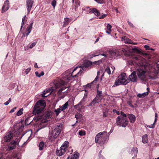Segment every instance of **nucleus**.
I'll return each instance as SVG.
<instances>
[{"label": "nucleus", "mask_w": 159, "mask_h": 159, "mask_svg": "<svg viewBox=\"0 0 159 159\" xmlns=\"http://www.w3.org/2000/svg\"><path fill=\"white\" fill-rule=\"evenodd\" d=\"M92 64V62L89 61H84V63L82 65L79 67L78 69V71L80 72L86 70V69L90 67Z\"/></svg>", "instance_id": "obj_9"}, {"label": "nucleus", "mask_w": 159, "mask_h": 159, "mask_svg": "<svg viewBox=\"0 0 159 159\" xmlns=\"http://www.w3.org/2000/svg\"><path fill=\"white\" fill-rule=\"evenodd\" d=\"M78 68V67H76L72 71L71 70L69 69L63 73L62 77L65 80V81L61 79H58L54 80L53 82L50 83V95L52 93H54L58 88L64 85L65 83H67L68 81L72 80L74 78L80 75L81 73H80V71H78L76 72H75Z\"/></svg>", "instance_id": "obj_1"}, {"label": "nucleus", "mask_w": 159, "mask_h": 159, "mask_svg": "<svg viewBox=\"0 0 159 159\" xmlns=\"http://www.w3.org/2000/svg\"><path fill=\"white\" fill-rule=\"evenodd\" d=\"M100 4H102L104 3L103 0H94Z\"/></svg>", "instance_id": "obj_47"}, {"label": "nucleus", "mask_w": 159, "mask_h": 159, "mask_svg": "<svg viewBox=\"0 0 159 159\" xmlns=\"http://www.w3.org/2000/svg\"><path fill=\"white\" fill-rule=\"evenodd\" d=\"M154 123L153 124L151 125L150 126H149V128H153L154 127Z\"/></svg>", "instance_id": "obj_58"}, {"label": "nucleus", "mask_w": 159, "mask_h": 159, "mask_svg": "<svg viewBox=\"0 0 159 159\" xmlns=\"http://www.w3.org/2000/svg\"><path fill=\"white\" fill-rule=\"evenodd\" d=\"M121 40L122 41H124L125 43L131 44L132 43V41L126 37H122L121 38Z\"/></svg>", "instance_id": "obj_21"}, {"label": "nucleus", "mask_w": 159, "mask_h": 159, "mask_svg": "<svg viewBox=\"0 0 159 159\" xmlns=\"http://www.w3.org/2000/svg\"><path fill=\"white\" fill-rule=\"evenodd\" d=\"M71 21V19L68 18H64L63 21V26L65 27Z\"/></svg>", "instance_id": "obj_22"}, {"label": "nucleus", "mask_w": 159, "mask_h": 159, "mask_svg": "<svg viewBox=\"0 0 159 159\" xmlns=\"http://www.w3.org/2000/svg\"><path fill=\"white\" fill-rule=\"evenodd\" d=\"M50 89L49 88L48 90H44L43 93L42 94L43 97H46L50 95Z\"/></svg>", "instance_id": "obj_24"}, {"label": "nucleus", "mask_w": 159, "mask_h": 159, "mask_svg": "<svg viewBox=\"0 0 159 159\" xmlns=\"http://www.w3.org/2000/svg\"><path fill=\"white\" fill-rule=\"evenodd\" d=\"M128 117L129 119V122L131 123H134L136 119L135 116L132 114H129L128 115Z\"/></svg>", "instance_id": "obj_19"}, {"label": "nucleus", "mask_w": 159, "mask_h": 159, "mask_svg": "<svg viewBox=\"0 0 159 159\" xmlns=\"http://www.w3.org/2000/svg\"><path fill=\"white\" fill-rule=\"evenodd\" d=\"M69 142L67 141H65L61 145L59 149H57L56 152L57 156H61L64 155L67 150L69 145Z\"/></svg>", "instance_id": "obj_5"}, {"label": "nucleus", "mask_w": 159, "mask_h": 159, "mask_svg": "<svg viewBox=\"0 0 159 159\" xmlns=\"http://www.w3.org/2000/svg\"><path fill=\"white\" fill-rule=\"evenodd\" d=\"M23 109L22 108H21L17 112L16 115L17 116H19L23 114Z\"/></svg>", "instance_id": "obj_41"}, {"label": "nucleus", "mask_w": 159, "mask_h": 159, "mask_svg": "<svg viewBox=\"0 0 159 159\" xmlns=\"http://www.w3.org/2000/svg\"><path fill=\"white\" fill-rule=\"evenodd\" d=\"M62 111L61 110V109L60 107L57 109H55L54 110V112L56 113V116H57L59 114L61 111Z\"/></svg>", "instance_id": "obj_34"}, {"label": "nucleus", "mask_w": 159, "mask_h": 159, "mask_svg": "<svg viewBox=\"0 0 159 159\" xmlns=\"http://www.w3.org/2000/svg\"><path fill=\"white\" fill-rule=\"evenodd\" d=\"M99 102L95 98L90 103L88 106H93L95 104L99 103Z\"/></svg>", "instance_id": "obj_27"}, {"label": "nucleus", "mask_w": 159, "mask_h": 159, "mask_svg": "<svg viewBox=\"0 0 159 159\" xmlns=\"http://www.w3.org/2000/svg\"><path fill=\"white\" fill-rule=\"evenodd\" d=\"M113 112H114L115 111H116V113L118 115H119L120 114V112L119 111H117L116 110H113Z\"/></svg>", "instance_id": "obj_57"}, {"label": "nucleus", "mask_w": 159, "mask_h": 159, "mask_svg": "<svg viewBox=\"0 0 159 159\" xmlns=\"http://www.w3.org/2000/svg\"><path fill=\"white\" fill-rule=\"evenodd\" d=\"M33 23V22L31 23L30 24L29 26L27 27V30L28 31V32H27L26 34H25V33H23V35L22 36V37H24L25 36H27L30 33L32 28Z\"/></svg>", "instance_id": "obj_18"}, {"label": "nucleus", "mask_w": 159, "mask_h": 159, "mask_svg": "<svg viewBox=\"0 0 159 159\" xmlns=\"http://www.w3.org/2000/svg\"><path fill=\"white\" fill-rule=\"evenodd\" d=\"M132 51L133 52L137 53H140L141 52V51L137 48H132Z\"/></svg>", "instance_id": "obj_33"}, {"label": "nucleus", "mask_w": 159, "mask_h": 159, "mask_svg": "<svg viewBox=\"0 0 159 159\" xmlns=\"http://www.w3.org/2000/svg\"><path fill=\"white\" fill-rule=\"evenodd\" d=\"M11 98H9L8 101H7V102H5L4 103V104L5 105H8L9 103L11 102Z\"/></svg>", "instance_id": "obj_46"}, {"label": "nucleus", "mask_w": 159, "mask_h": 159, "mask_svg": "<svg viewBox=\"0 0 159 159\" xmlns=\"http://www.w3.org/2000/svg\"><path fill=\"white\" fill-rule=\"evenodd\" d=\"M62 125L61 123H58L55 125V128L52 130L50 137L55 139L60 134L62 129Z\"/></svg>", "instance_id": "obj_7"}, {"label": "nucleus", "mask_w": 159, "mask_h": 159, "mask_svg": "<svg viewBox=\"0 0 159 159\" xmlns=\"http://www.w3.org/2000/svg\"><path fill=\"white\" fill-rule=\"evenodd\" d=\"M33 2L32 0H28L26 1V5L28 13L30 11L32 7Z\"/></svg>", "instance_id": "obj_15"}, {"label": "nucleus", "mask_w": 159, "mask_h": 159, "mask_svg": "<svg viewBox=\"0 0 159 159\" xmlns=\"http://www.w3.org/2000/svg\"><path fill=\"white\" fill-rule=\"evenodd\" d=\"M157 117H158V116H157V113H156L155 114V118H157Z\"/></svg>", "instance_id": "obj_64"}, {"label": "nucleus", "mask_w": 159, "mask_h": 159, "mask_svg": "<svg viewBox=\"0 0 159 159\" xmlns=\"http://www.w3.org/2000/svg\"><path fill=\"white\" fill-rule=\"evenodd\" d=\"M76 5L75 6V10L78 8V7L80 6V2L78 0H76L75 1Z\"/></svg>", "instance_id": "obj_38"}, {"label": "nucleus", "mask_w": 159, "mask_h": 159, "mask_svg": "<svg viewBox=\"0 0 159 159\" xmlns=\"http://www.w3.org/2000/svg\"><path fill=\"white\" fill-rule=\"evenodd\" d=\"M68 101L66 102L64 104H63L62 106L60 107V108L62 111H64L68 107Z\"/></svg>", "instance_id": "obj_29"}, {"label": "nucleus", "mask_w": 159, "mask_h": 159, "mask_svg": "<svg viewBox=\"0 0 159 159\" xmlns=\"http://www.w3.org/2000/svg\"><path fill=\"white\" fill-rule=\"evenodd\" d=\"M128 105H129V107H131L132 108L134 107V106L132 105L131 104V103L130 102H128Z\"/></svg>", "instance_id": "obj_55"}, {"label": "nucleus", "mask_w": 159, "mask_h": 159, "mask_svg": "<svg viewBox=\"0 0 159 159\" xmlns=\"http://www.w3.org/2000/svg\"><path fill=\"white\" fill-rule=\"evenodd\" d=\"M15 147V146L13 144L11 146H10L9 145L8 147V150L9 151L12 150L14 149Z\"/></svg>", "instance_id": "obj_44"}, {"label": "nucleus", "mask_w": 159, "mask_h": 159, "mask_svg": "<svg viewBox=\"0 0 159 159\" xmlns=\"http://www.w3.org/2000/svg\"><path fill=\"white\" fill-rule=\"evenodd\" d=\"M127 118H124L121 116H118L116 119V125L119 126L125 127L128 125Z\"/></svg>", "instance_id": "obj_8"}, {"label": "nucleus", "mask_w": 159, "mask_h": 159, "mask_svg": "<svg viewBox=\"0 0 159 159\" xmlns=\"http://www.w3.org/2000/svg\"><path fill=\"white\" fill-rule=\"evenodd\" d=\"M68 101L66 102L64 104H63L62 106L60 107V108L62 111H64L68 107Z\"/></svg>", "instance_id": "obj_28"}, {"label": "nucleus", "mask_w": 159, "mask_h": 159, "mask_svg": "<svg viewBox=\"0 0 159 159\" xmlns=\"http://www.w3.org/2000/svg\"><path fill=\"white\" fill-rule=\"evenodd\" d=\"M26 16L25 15L24 16L22 19V21L21 23V28L20 29V32L21 31V30L22 29V28L23 26L24 25V24L26 23V22L27 21V20L25 19V18L26 17Z\"/></svg>", "instance_id": "obj_30"}, {"label": "nucleus", "mask_w": 159, "mask_h": 159, "mask_svg": "<svg viewBox=\"0 0 159 159\" xmlns=\"http://www.w3.org/2000/svg\"><path fill=\"white\" fill-rule=\"evenodd\" d=\"M83 10H85L88 12L93 13L97 16H98L100 14V12L96 9L94 8L91 9L89 7H85L84 9L83 8Z\"/></svg>", "instance_id": "obj_11"}, {"label": "nucleus", "mask_w": 159, "mask_h": 159, "mask_svg": "<svg viewBox=\"0 0 159 159\" xmlns=\"http://www.w3.org/2000/svg\"><path fill=\"white\" fill-rule=\"evenodd\" d=\"M35 74L37 77H39V73L38 71H36L35 72Z\"/></svg>", "instance_id": "obj_60"}, {"label": "nucleus", "mask_w": 159, "mask_h": 159, "mask_svg": "<svg viewBox=\"0 0 159 159\" xmlns=\"http://www.w3.org/2000/svg\"><path fill=\"white\" fill-rule=\"evenodd\" d=\"M33 23V22L31 23L30 24L29 26L27 27V30L28 31V32H27L26 34H25V33H23V35L22 36V37H24L25 36H27L30 33L32 28Z\"/></svg>", "instance_id": "obj_17"}, {"label": "nucleus", "mask_w": 159, "mask_h": 159, "mask_svg": "<svg viewBox=\"0 0 159 159\" xmlns=\"http://www.w3.org/2000/svg\"><path fill=\"white\" fill-rule=\"evenodd\" d=\"M101 61H102L101 60H100L98 61H95V63H99V62H101Z\"/></svg>", "instance_id": "obj_63"}, {"label": "nucleus", "mask_w": 159, "mask_h": 159, "mask_svg": "<svg viewBox=\"0 0 159 159\" xmlns=\"http://www.w3.org/2000/svg\"><path fill=\"white\" fill-rule=\"evenodd\" d=\"M148 94V92H144L142 93H139L137 95V96L139 98H143Z\"/></svg>", "instance_id": "obj_32"}, {"label": "nucleus", "mask_w": 159, "mask_h": 159, "mask_svg": "<svg viewBox=\"0 0 159 159\" xmlns=\"http://www.w3.org/2000/svg\"><path fill=\"white\" fill-rule=\"evenodd\" d=\"M13 138V133L10 131L7 133L6 135L4 137L5 141L6 142H9Z\"/></svg>", "instance_id": "obj_13"}, {"label": "nucleus", "mask_w": 159, "mask_h": 159, "mask_svg": "<svg viewBox=\"0 0 159 159\" xmlns=\"http://www.w3.org/2000/svg\"><path fill=\"white\" fill-rule=\"evenodd\" d=\"M34 67L35 68H38V65H37V63H35V64L34 65Z\"/></svg>", "instance_id": "obj_61"}, {"label": "nucleus", "mask_w": 159, "mask_h": 159, "mask_svg": "<svg viewBox=\"0 0 159 159\" xmlns=\"http://www.w3.org/2000/svg\"><path fill=\"white\" fill-rule=\"evenodd\" d=\"M9 8V3L8 0L4 2L2 9V13H3L7 11Z\"/></svg>", "instance_id": "obj_12"}, {"label": "nucleus", "mask_w": 159, "mask_h": 159, "mask_svg": "<svg viewBox=\"0 0 159 159\" xmlns=\"http://www.w3.org/2000/svg\"><path fill=\"white\" fill-rule=\"evenodd\" d=\"M142 142L144 143H148V135L145 134L142 137Z\"/></svg>", "instance_id": "obj_25"}, {"label": "nucleus", "mask_w": 159, "mask_h": 159, "mask_svg": "<svg viewBox=\"0 0 159 159\" xmlns=\"http://www.w3.org/2000/svg\"><path fill=\"white\" fill-rule=\"evenodd\" d=\"M118 116H121L124 118H127L126 115L124 113V112L122 111L120 112V115Z\"/></svg>", "instance_id": "obj_39"}, {"label": "nucleus", "mask_w": 159, "mask_h": 159, "mask_svg": "<svg viewBox=\"0 0 159 159\" xmlns=\"http://www.w3.org/2000/svg\"><path fill=\"white\" fill-rule=\"evenodd\" d=\"M44 75V72L43 71H41L40 74H39V77L43 75Z\"/></svg>", "instance_id": "obj_54"}, {"label": "nucleus", "mask_w": 159, "mask_h": 159, "mask_svg": "<svg viewBox=\"0 0 159 159\" xmlns=\"http://www.w3.org/2000/svg\"><path fill=\"white\" fill-rule=\"evenodd\" d=\"M36 44V43H32L30 46V48H32L34 47L35 46Z\"/></svg>", "instance_id": "obj_48"}, {"label": "nucleus", "mask_w": 159, "mask_h": 159, "mask_svg": "<svg viewBox=\"0 0 159 159\" xmlns=\"http://www.w3.org/2000/svg\"><path fill=\"white\" fill-rule=\"evenodd\" d=\"M56 4L57 1L56 0H53L51 2V5L53 6L54 9L55 8Z\"/></svg>", "instance_id": "obj_42"}, {"label": "nucleus", "mask_w": 159, "mask_h": 159, "mask_svg": "<svg viewBox=\"0 0 159 159\" xmlns=\"http://www.w3.org/2000/svg\"><path fill=\"white\" fill-rule=\"evenodd\" d=\"M111 68L112 69V73H113L114 70H115V67L113 66H111Z\"/></svg>", "instance_id": "obj_59"}, {"label": "nucleus", "mask_w": 159, "mask_h": 159, "mask_svg": "<svg viewBox=\"0 0 159 159\" xmlns=\"http://www.w3.org/2000/svg\"><path fill=\"white\" fill-rule=\"evenodd\" d=\"M98 102H100L103 98L102 96H100L97 95L95 98Z\"/></svg>", "instance_id": "obj_36"}, {"label": "nucleus", "mask_w": 159, "mask_h": 159, "mask_svg": "<svg viewBox=\"0 0 159 159\" xmlns=\"http://www.w3.org/2000/svg\"><path fill=\"white\" fill-rule=\"evenodd\" d=\"M131 151L133 152L134 154H136L138 153L137 148H133L131 150Z\"/></svg>", "instance_id": "obj_43"}, {"label": "nucleus", "mask_w": 159, "mask_h": 159, "mask_svg": "<svg viewBox=\"0 0 159 159\" xmlns=\"http://www.w3.org/2000/svg\"><path fill=\"white\" fill-rule=\"evenodd\" d=\"M98 79V76H97L95 78L94 80L91 83V84H92L93 83H94L95 82H96L97 81Z\"/></svg>", "instance_id": "obj_52"}, {"label": "nucleus", "mask_w": 159, "mask_h": 159, "mask_svg": "<svg viewBox=\"0 0 159 159\" xmlns=\"http://www.w3.org/2000/svg\"><path fill=\"white\" fill-rule=\"evenodd\" d=\"M49 117L50 112L48 111L46 112L42 116L38 115L34 117V121L36 122L42 119L41 120L42 123H45L48 121Z\"/></svg>", "instance_id": "obj_6"}, {"label": "nucleus", "mask_w": 159, "mask_h": 159, "mask_svg": "<svg viewBox=\"0 0 159 159\" xmlns=\"http://www.w3.org/2000/svg\"><path fill=\"white\" fill-rule=\"evenodd\" d=\"M107 16V15L106 14H104L102 15L101 16L99 17V18L100 19H103V18H104L105 17Z\"/></svg>", "instance_id": "obj_51"}, {"label": "nucleus", "mask_w": 159, "mask_h": 159, "mask_svg": "<svg viewBox=\"0 0 159 159\" xmlns=\"http://www.w3.org/2000/svg\"><path fill=\"white\" fill-rule=\"evenodd\" d=\"M129 78L130 81L134 82H136L137 79L136 75V72L135 71L132 72L129 75Z\"/></svg>", "instance_id": "obj_16"}, {"label": "nucleus", "mask_w": 159, "mask_h": 159, "mask_svg": "<svg viewBox=\"0 0 159 159\" xmlns=\"http://www.w3.org/2000/svg\"><path fill=\"white\" fill-rule=\"evenodd\" d=\"M79 153H75L71 156L68 157L67 159H78L79 157Z\"/></svg>", "instance_id": "obj_20"}, {"label": "nucleus", "mask_w": 159, "mask_h": 159, "mask_svg": "<svg viewBox=\"0 0 159 159\" xmlns=\"http://www.w3.org/2000/svg\"><path fill=\"white\" fill-rule=\"evenodd\" d=\"M97 95H99L100 96H102V91H100L99 90H97Z\"/></svg>", "instance_id": "obj_50"}, {"label": "nucleus", "mask_w": 159, "mask_h": 159, "mask_svg": "<svg viewBox=\"0 0 159 159\" xmlns=\"http://www.w3.org/2000/svg\"><path fill=\"white\" fill-rule=\"evenodd\" d=\"M102 151L101 150L100 151L99 154V159H104V157H103L101 155V153H102Z\"/></svg>", "instance_id": "obj_45"}, {"label": "nucleus", "mask_w": 159, "mask_h": 159, "mask_svg": "<svg viewBox=\"0 0 159 159\" xmlns=\"http://www.w3.org/2000/svg\"><path fill=\"white\" fill-rule=\"evenodd\" d=\"M87 95H85V94H84V96L83 99H82L81 101L77 104L75 105L74 106V107L75 108H78V106L79 105L81 106L82 107L84 105H85L86 102V98H87Z\"/></svg>", "instance_id": "obj_14"}, {"label": "nucleus", "mask_w": 159, "mask_h": 159, "mask_svg": "<svg viewBox=\"0 0 159 159\" xmlns=\"http://www.w3.org/2000/svg\"><path fill=\"white\" fill-rule=\"evenodd\" d=\"M133 58L135 62L141 66L136 70V73L138 78L142 81L145 80V73L146 71L145 70L144 67L143 66L144 59L139 55H137Z\"/></svg>", "instance_id": "obj_2"}, {"label": "nucleus", "mask_w": 159, "mask_h": 159, "mask_svg": "<svg viewBox=\"0 0 159 159\" xmlns=\"http://www.w3.org/2000/svg\"><path fill=\"white\" fill-rule=\"evenodd\" d=\"M15 111L14 110V109H13V108H12V109H11V111H10V113H12V112H14V111Z\"/></svg>", "instance_id": "obj_62"}, {"label": "nucleus", "mask_w": 159, "mask_h": 159, "mask_svg": "<svg viewBox=\"0 0 159 159\" xmlns=\"http://www.w3.org/2000/svg\"><path fill=\"white\" fill-rule=\"evenodd\" d=\"M44 146V143L42 141L40 142L39 145V150H43Z\"/></svg>", "instance_id": "obj_37"}, {"label": "nucleus", "mask_w": 159, "mask_h": 159, "mask_svg": "<svg viewBox=\"0 0 159 159\" xmlns=\"http://www.w3.org/2000/svg\"><path fill=\"white\" fill-rule=\"evenodd\" d=\"M144 47L146 50H148L149 49V46L148 45H145Z\"/></svg>", "instance_id": "obj_53"}, {"label": "nucleus", "mask_w": 159, "mask_h": 159, "mask_svg": "<svg viewBox=\"0 0 159 159\" xmlns=\"http://www.w3.org/2000/svg\"><path fill=\"white\" fill-rule=\"evenodd\" d=\"M45 106L46 103L44 100H39L34 106L32 113L34 115H38L43 111Z\"/></svg>", "instance_id": "obj_3"}, {"label": "nucleus", "mask_w": 159, "mask_h": 159, "mask_svg": "<svg viewBox=\"0 0 159 159\" xmlns=\"http://www.w3.org/2000/svg\"><path fill=\"white\" fill-rule=\"evenodd\" d=\"M31 70V68H29L27 69L25 71V72L26 73V74L27 75L28 74V73Z\"/></svg>", "instance_id": "obj_49"}, {"label": "nucleus", "mask_w": 159, "mask_h": 159, "mask_svg": "<svg viewBox=\"0 0 159 159\" xmlns=\"http://www.w3.org/2000/svg\"><path fill=\"white\" fill-rule=\"evenodd\" d=\"M105 72L107 73L109 75L111 74V69L109 66H107L105 70Z\"/></svg>", "instance_id": "obj_35"}, {"label": "nucleus", "mask_w": 159, "mask_h": 159, "mask_svg": "<svg viewBox=\"0 0 159 159\" xmlns=\"http://www.w3.org/2000/svg\"><path fill=\"white\" fill-rule=\"evenodd\" d=\"M107 133V132L106 131H104L102 132H100L96 135L95 138V142L97 143L98 142L100 144L102 142L103 143L102 140L105 137V136L104 135L106 134Z\"/></svg>", "instance_id": "obj_10"}, {"label": "nucleus", "mask_w": 159, "mask_h": 159, "mask_svg": "<svg viewBox=\"0 0 159 159\" xmlns=\"http://www.w3.org/2000/svg\"><path fill=\"white\" fill-rule=\"evenodd\" d=\"M110 57L112 58H116L119 56V53L117 52L111 51L110 52Z\"/></svg>", "instance_id": "obj_23"}, {"label": "nucleus", "mask_w": 159, "mask_h": 159, "mask_svg": "<svg viewBox=\"0 0 159 159\" xmlns=\"http://www.w3.org/2000/svg\"><path fill=\"white\" fill-rule=\"evenodd\" d=\"M112 27L111 25L109 24H107V30L106 31V32L109 34H111V28Z\"/></svg>", "instance_id": "obj_26"}, {"label": "nucleus", "mask_w": 159, "mask_h": 159, "mask_svg": "<svg viewBox=\"0 0 159 159\" xmlns=\"http://www.w3.org/2000/svg\"><path fill=\"white\" fill-rule=\"evenodd\" d=\"M129 82V80L127 79L125 73H121L116 80L113 86H116L121 84L125 85Z\"/></svg>", "instance_id": "obj_4"}, {"label": "nucleus", "mask_w": 159, "mask_h": 159, "mask_svg": "<svg viewBox=\"0 0 159 159\" xmlns=\"http://www.w3.org/2000/svg\"><path fill=\"white\" fill-rule=\"evenodd\" d=\"M79 134L81 136L84 135L85 134V132L84 130H81L79 131Z\"/></svg>", "instance_id": "obj_40"}, {"label": "nucleus", "mask_w": 159, "mask_h": 159, "mask_svg": "<svg viewBox=\"0 0 159 159\" xmlns=\"http://www.w3.org/2000/svg\"><path fill=\"white\" fill-rule=\"evenodd\" d=\"M32 134L31 130H29L26 133H25L24 135L25 136L28 137V139H29L31 135Z\"/></svg>", "instance_id": "obj_31"}, {"label": "nucleus", "mask_w": 159, "mask_h": 159, "mask_svg": "<svg viewBox=\"0 0 159 159\" xmlns=\"http://www.w3.org/2000/svg\"><path fill=\"white\" fill-rule=\"evenodd\" d=\"M128 23L129 25L131 27H133L134 25L132 23H131V22H129V21H128Z\"/></svg>", "instance_id": "obj_56"}]
</instances>
